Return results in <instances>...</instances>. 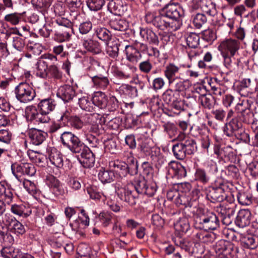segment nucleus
Returning a JSON list of instances; mask_svg holds the SVG:
<instances>
[{
    "label": "nucleus",
    "instance_id": "obj_16",
    "mask_svg": "<svg viewBox=\"0 0 258 258\" xmlns=\"http://www.w3.org/2000/svg\"><path fill=\"white\" fill-rule=\"evenodd\" d=\"M30 143L34 145H41L45 140L47 134L40 130L32 128L28 132Z\"/></svg>",
    "mask_w": 258,
    "mask_h": 258
},
{
    "label": "nucleus",
    "instance_id": "obj_33",
    "mask_svg": "<svg viewBox=\"0 0 258 258\" xmlns=\"http://www.w3.org/2000/svg\"><path fill=\"white\" fill-rule=\"evenodd\" d=\"M11 210L13 213L23 217H27L31 213V210L28 207L23 204L12 205Z\"/></svg>",
    "mask_w": 258,
    "mask_h": 258
},
{
    "label": "nucleus",
    "instance_id": "obj_28",
    "mask_svg": "<svg viewBox=\"0 0 258 258\" xmlns=\"http://www.w3.org/2000/svg\"><path fill=\"white\" fill-rule=\"evenodd\" d=\"M27 155L31 161L38 166H43L45 165L46 158L44 155L32 150H29Z\"/></svg>",
    "mask_w": 258,
    "mask_h": 258
},
{
    "label": "nucleus",
    "instance_id": "obj_4",
    "mask_svg": "<svg viewBox=\"0 0 258 258\" xmlns=\"http://www.w3.org/2000/svg\"><path fill=\"white\" fill-rule=\"evenodd\" d=\"M240 42L234 39H227L222 41L218 46L223 58L224 65L228 69L231 68L234 55L240 48Z\"/></svg>",
    "mask_w": 258,
    "mask_h": 258
},
{
    "label": "nucleus",
    "instance_id": "obj_19",
    "mask_svg": "<svg viewBox=\"0 0 258 258\" xmlns=\"http://www.w3.org/2000/svg\"><path fill=\"white\" fill-rule=\"evenodd\" d=\"M95 155L90 149L83 150L81 153L80 162L85 168H90L95 163Z\"/></svg>",
    "mask_w": 258,
    "mask_h": 258
},
{
    "label": "nucleus",
    "instance_id": "obj_15",
    "mask_svg": "<svg viewBox=\"0 0 258 258\" xmlns=\"http://www.w3.org/2000/svg\"><path fill=\"white\" fill-rule=\"evenodd\" d=\"M76 95V93L74 87L68 85L60 86L57 92V96L64 102L72 100Z\"/></svg>",
    "mask_w": 258,
    "mask_h": 258
},
{
    "label": "nucleus",
    "instance_id": "obj_49",
    "mask_svg": "<svg viewBox=\"0 0 258 258\" xmlns=\"http://www.w3.org/2000/svg\"><path fill=\"white\" fill-rule=\"evenodd\" d=\"M47 78L60 79L62 77V73L55 65H50L48 67L47 72Z\"/></svg>",
    "mask_w": 258,
    "mask_h": 258
},
{
    "label": "nucleus",
    "instance_id": "obj_62",
    "mask_svg": "<svg viewBox=\"0 0 258 258\" xmlns=\"http://www.w3.org/2000/svg\"><path fill=\"white\" fill-rule=\"evenodd\" d=\"M9 228L18 234H23L25 232L24 226L17 220L15 221L14 224Z\"/></svg>",
    "mask_w": 258,
    "mask_h": 258
},
{
    "label": "nucleus",
    "instance_id": "obj_60",
    "mask_svg": "<svg viewBox=\"0 0 258 258\" xmlns=\"http://www.w3.org/2000/svg\"><path fill=\"white\" fill-rule=\"evenodd\" d=\"M241 120L246 123H250L253 121V114L249 109H245L241 112Z\"/></svg>",
    "mask_w": 258,
    "mask_h": 258
},
{
    "label": "nucleus",
    "instance_id": "obj_25",
    "mask_svg": "<svg viewBox=\"0 0 258 258\" xmlns=\"http://www.w3.org/2000/svg\"><path fill=\"white\" fill-rule=\"evenodd\" d=\"M126 59L130 62L137 63L141 58V54L139 50L132 45H126L125 48Z\"/></svg>",
    "mask_w": 258,
    "mask_h": 258
},
{
    "label": "nucleus",
    "instance_id": "obj_23",
    "mask_svg": "<svg viewBox=\"0 0 258 258\" xmlns=\"http://www.w3.org/2000/svg\"><path fill=\"white\" fill-rule=\"evenodd\" d=\"M92 82L93 84V87L97 89L106 90L107 89L110 82L107 77L98 75L92 77Z\"/></svg>",
    "mask_w": 258,
    "mask_h": 258
},
{
    "label": "nucleus",
    "instance_id": "obj_53",
    "mask_svg": "<svg viewBox=\"0 0 258 258\" xmlns=\"http://www.w3.org/2000/svg\"><path fill=\"white\" fill-rule=\"evenodd\" d=\"M202 9L210 16L214 17L217 14L215 4L210 1L206 3L205 5H202Z\"/></svg>",
    "mask_w": 258,
    "mask_h": 258
},
{
    "label": "nucleus",
    "instance_id": "obj_42",
    "mask_svg": "<svg viewBox=\"0 0 258 258\" xmlns=\"http://www.w3.org/2000/svg\"><path fill=\"white\" fill-rule=\"evenodd\" d=\"M178 93H176L173 89H167L162 95L163 101L167 104H169L177 99Z\"/></svg>",
    "mask_w": 258,
    "mask_h": 258
},
{
    "label": "nucleus",
    "instance_id": "obj_58",
    "mask_svg": "<svg viewBox=\"0 0 258 258\" xmlns=\"http://www.w3.org/2000/svg\"><path fill=\"white\" fill-rule=\"evenodd\" d=\"M12 134L9 130H0V142L8 144L11 142Z\"/></svg>",
    "mask_w": 258,
    "mask_h": 258
},
{
    "label": "nucleus",
    "instance_id": "obj_31",
    "mask_svg": "<svg viewBox=\"0 0 258 258\" xmlns=\"http://www.w3.org/2000/svg\"><path fill=\"white\" fill-rule=\"evenodd\" d=\"M55 107V102L52 99H45L42 100L38 104V108L42 112L48 115V114L53 111Z\"/></svg>",
    "mask_w": 258,
    "mask_h": 258
},
{
    "label": "nucleus",
    "instance_id": "obj_63",
    "mask_svg": "<svg viewBox=\"0 0 258 258\" xmlns=\"http://www.w3.org/2000/svg\"><path fill=\"white\" fill-rule=\"evenodd\" d=\"M153 68V66L149 59L143 61L139 63V68L140 71L144 73H149Z\"/></svg>",
    "mask_w": 258,
    "mask_h": 258
},
{
    "label": "nucleus",
    "instance_id": "obj_51",
    "mask_svg": "<svg viewBox=\"0 0 258 258\" xmlns=\"http://www.w3.org/2000/svg\"><path fill=\"white\" fill-rule=\"evenodd\" d=\"M98 38L104 41H107L110 39V32L104 27H98L95 31Z\"/></svg>",
    "mask_w": 258,
    "mask_h": 258
},
{
    "label": "nucleus",
    "instance_id": "obj_17",
    "mask_svg": "<svg viewBox=\"0 0 258 258\" xmlns=\"http://www.w3.org/2000/svg\"><path fill=\"white\" fill-rule=\"evenodd\" d=\"M240 240L244 248L254 249L258 247V237L254 235H241Z\"/></svg>",
    "mask_w": 258,
    "mask_h": 258
},
{
    "label": "nucleus",
    "instance_id": "obj_1",
    "mask_svg": "<svg viewBox=\"0 0 258 258\" xmlns=\"http://www.w3.org/2000/svg\"><path fill=\"white\" fill-rule=\"evenodd\" d=\"M134 189H135L138 194H145L152 197L156 192L157 187L155 183H148L144 178L141 177L136 181L135 184L132 183L126 184L117 183L116 192L121 200L131 206H134L136 204L137 201V196L134 192Z\"/></svg>",
    "mask_w": 258,
    "mask_h": 258
},
{
    "label": "nucleus",
    "instance_id": "obj_12",
    "mask_svg": "<svg viewBox=\"0 0 258 258\" xmlns=\"http://www.w3.org/2000/svg\"><path fill=\"white\" fill-rule=\"evenodd\" d=\"M102 116L97 114H85L84 120L88 124L89 132L97 134L99 131V124L101 123Z\"/></svg>",
    "mask_w": 258,
    "mask_h": 258
},
{
    "label": "nucleus",
    "instance_id": "obj_21",
    "mask_svg": "<svg viewBox=\"0 0 258 258\" xmlns=\"http://www.w3.org/2000/svg\"><path fill=\"white\" fill-rule=\"evenodd\" d=\"M151 142L149 139H145L140 145V151L146 156H150L152 158L157 156V153H159V149L152 147L150 144Z\"/></svg>",
    "mask_w": 258,
    "mask_h": 258
},
{
    "label": "nucleus",
    "instance_id": "obj_24",
    "mask_svg": "<svg viewBox=\"0 0 258 258\" xmlns=\"http://www.w3.org/2000/svg\"><path fill=\"white\" fill-rule=\"evenodd\" d=\"M140 34L141 36L149 43L155 45L158 44V37L152 30L148 28H141Z\"/></svg>",
    "mask_w": 258,
    "mask_h": 258
},
{
    "label": "nucleus",
    "instance_id": "obj_22",
    "mask_svg": "<svg viewBox=\"0 0 258 258\" xmlns=\"http://www.w3.org/2000/svg\"><path fill=\"white\" fill-rule=\"evenodd\" d=\"M250 212L247 210H241L238 212L235 220L237 226L240 228H243L250 223Z\"/></svg>",
    "mask_w": 258,
    "mask_h": 258
},
{
    "label": "nucleus",
    "instance_id": "obj_32",
    "mask_svg": "<svg viewBox=\"0 0 258 258\" xmlns=\"http://www.w3.org/2000/svg\"><path fill=\"white\" fill-rule=\"evenodd\" d=\"M215 239V235L212 233H209L207 230L200 231L194 236V240L197 242L203 243L212 242Z\"/></svg>",
    "mask_w": 258,
    "mask_h": 258
},
{
    "label": "nucleus",
    "instance_id": "obj_3",
    "mask_svg": "<svg viewBox=\"0 0 258 258\" xmlns=\"http://www.w3.org/2000/svg\"><path fill=\"white\" fill-rule=\"evenodd\" d=\"M145 19L147 23L152 24L163 30H167L172 32L179 29L178 22L176 21H171L170 19L167 17L163 12L161 14L148 12L145 15Z\"/></svg>",
    "mask_w": 258,
    "mask_h": 258
},
{
    "label": "nucleus",
    "instance_id": "obj_26",
    "mask_svg": "<svg viewBox=\"0 0 258 258\" xmlns=\"http://www.w3.org/2000/svg\"><path fill=\"white\" fill-rule=\"evenodd\" d=\"M242 127V123L237 117L233 118L228 124H226L224 132L228 137L232 136L233 134Z\"/></svg>",
    "mask_w": 258,
    "mask_h": 258
},
{
    "label": "nucleus",
    "instance_id": "obj_57",
    "mask_svg": "<svg viewBox=\"0 0 258 258\" xmlns=\"http://www.w3.org/2000/svg\"><path fill=\"white\" fill-rule=\"evenodd\" d=\"M163 128L170 138H173L177 133V127L173 123L168 122L163 125Z\"/></svg>",
    "mask_w": 258,
    "mask_h": 258
},
{
    "label": "nucleus",
    "instance_id": "obj_27",
    "mask_svg": "<svg viewBox=\"0 0 258 258\" xmlns=\"http://www.w3.org/2000/svg\"><path fill=\"white\" fill-rule=\"evenodd\" d=\"M4 258H21L23 254L21 250L14 247H6L1 251Z\"/></svg>",
    "mask_w": 258,
    "mask_h": 258
},
{
    "label": "nucleus",
    "instance_id": "obj_56",
    "mask_svg": "<svg viewBox=\"0 0 258 258\" xmlns=\"http://www.w3.org/2000/svg\"><path fill=\"white\" fill-rule=\"evenodd\" d=\"M125 158H126V163L128 166L129 170H137L138 168L137 161L133 156V154L131 152L126 153Z\"/></svg>",
    "mask_w": 258,
    "mask_h": 258
},
{
    "label": "nucleus",
    "instance_id": "obj_40",
    "mask_svg": "<svg viewBox=\"0 0 258 258\" xmlns=\"http://www.w3.org/2000/svg\"><path fill=\"white\" fill-rule=\"evenodd\" d=\"M195 179L198 182L206 184L210 181V176L204 169L198 168L195 173Z\"/></svg>",
    "mask_w": 258,
    "mask_h": 258
},
{
    "label": "nucleus",
    "instance_id": "obj_55",
    "mask_svg": "<svg viewBox=\"0 0 258 258\" xmlns=\"http://www.w3.org/2000/svg\"><path fill=\"white\" fill-rule=\"evenodd\" d=\"M21 19V15L17 13H13L7 14L4 17V20L13 25L19 24Z\"/></svg>",
    "mask_w": 258,
    "mask_h": 258
},
{
    "label": "nucleus",
    "instance_id": "obj_52",
    "mask_svg": "<svg viewBox=\"0 0 258 258\" xmlns=\"http://www.w3.org/2000/svg\"><path fill=\"white\" fill-rule=\"evenodd\" d=\"M23 184L25 189L31 195H34L37 194L38 188L35 183L28 179H24Z\"/></svg>",
    "mask_w": 258,
    "mask_h": 258
},
{
    "label": "nucleus",
    "instance_id": "obj_30",
    "mask_svg": "<svg viewBox=\"0 0 258 258\" xmlns=\"http://www.w3.org/2000/svg\"><path fill=\"white\" fill-rule=\"evenodd\" d=\"M110 166L113 167L120 176L125 177L130 172L128 166L124 161L116 160L110 163Z\"/></svg>",
    "mask_w": 258,
    "mask_h": 258
},
{
    "label": "nucleus",
    "instance_id": "obj_50",
    "mask_svg": "<svg viewBox=\"0 0 258 258\" xmlns=\"http://www.w3.org/2000/svg\"><path fill=\"white\" fill-rule=\"evenodd\" d=\"M88 8L92 11H97L101 9L105 4L104 0H87Z\"/></svg>",
    "mask_w": 258,
    "mask_h": 258
},
{
    "label": "nucleus",
    "instance_id": "obj_59",
    "mask_svg": "<svg viewBox=\"0 0 258 258\" xmlns=\"http://www.w3.org/2000/svg\"><path fill=\"white\" fill-rule=\"evenodd\" d=\"M176 229L183 233H186L189 229L188 221L186 218L180 220L176 224Z\"/></svg>",
    "mask_w": 258,
    "mask_h": 258
},
{
    "label": "nucleus",
    "instance_id": "obj_9",
    "mask_svg": "<svg viewBox=\"0 0 258 258\" xmlns=\"http://www.w3.org/2000/svg\"><path fill=\"white\" fill-rule=\"evenodd\" d=\"M215 187L212 188L207 195V197L211 202H221L225 198L224 194L225 184L222 180L215 182Z\"/></svg>",
    "mask_w": 258,
    "mask_h": 258
},
{
    "label": "nucleus",
    "instance_id": "obj_41",
    "mask_svg": "<svg viewBox=\"0 0 258 258\" xmlns=\"http://www.w3.org/2000/svg\"><path fill=\"white\" fill-rule=\"evenodd\" d=\"M36 67L37 76L41 78H46L48 68L47 63L43 60H39L36 63Z\"/></svg>",
    "mask_w": 258,
    "mask_h": 258
},
{
    "label": "nucleus",
    "instance_id": "obj_36",
    "mask_svg": "<svg viewBox=\"0 0 258 258\" xmlns=\"http://www.w3.org/2000/svg\"><path fill=\"white\" fill-rule=\"evenodd\" d=\"M49 160L52 164L58 168H60L63 166L62 155L55 149L51 151L49 155Z\"/></svg>",
    "mask_w": 258,
    "mask_h": 258
},
{
    "label": "nucleus",
    "instance_id": "obj_18",
    "mask_svg": "<svg viewBox=\"0 0 258 258\" xmlns=\"http://www.w3.org/2000/svg\"><path fill=\"white\" fill-rule=\"evenodd\" d=\"M169 172L177 178H182L186 176V170L181 163L176 161H171L168 165Z\"/></svg>",
    "mask_w": 258,
    "mask_h": 258
},
{
    "label": "nucleus",
    "instance_id": "obj_29",
    "mask_svg": "<svg viewBox=\"0 0 258 258\" xmlns=\"http://www.w3.org/2000/svg\"><path fill=\"white\" fill-rule=\"evenodd\" d=\"M107 96L101 91L95 92L92 97V103L101 109L106 107Z\"/></svg>",
    "mask_w": 258,
    "mask_h": 258
},
{
    "label": "nucleus",
    "instance_id": "obj_61",
    "mask_svg": "<svg viewBox=\"0 0 258 258\" xmlns=\"http://www.w3.org/2000/svg\"><path fill=\"white\" fill-rule=\"evenodd\" d=\"M106 107L109 111H113L118 107V101L115 97L112 96L107 97Z\"/></svg>",
    "mask_w": 258,
    "mask_h": 258
},
{
    "label": "nucleus",
    "instance_id": "obj_48",
    "mask_svg": "<svg viewBox=\"0 0 258 258\" xmlns=\"http://www.w3.org/2000/svg\"><path fill=\"white\" fill-rule=\"evenodd\" d=\"M108 10L115 15H120L122 6L119 0H112L108 4Z\"/></svg>",
    "mask_w": 258,
    "mask_h": 258
},
{
    "label": "nucleus",
    "instance_id": "obj_54",
    "mask_svg": "<svg viewBox=\"0 0 258 258\" xmlns=\"http://www.w3.org/2000/svg\"><path fill=\"white\" fill-rule=\"evenodd\" d=\"M207 21V18L205 14L198 13L193 19V24L198 29L202 27Z\"/></svg>",
    "mask_w": 258,
    "mask_h": 258
},
{
    "label": "nucleus",
    "instance_id": "obj_10",
    "mask_svg": "<svg viewBox=\"0 0 258 258\" xmlns=\"http://www.w3.org/2000/svg\"><path fill=\"white\" fill-rule=\"evenodd\" d=\"M163 12L170 19L171 21H177L179 23V28L181 25L180 18L184 15L183 9L178 4H170L167 5L163 10Z\"/></svg>",
    "mask_w": 258,
    "mask_h": 258
},
{
    "label": "nucleus",
    "instance_id": "obj_6",
    "mask_svg": "<svg viewBox=\"0 0 258 258\" xmlns=\"http://www.w3.org/2000/svg\"><path fill=\"white\" fill-rule=\"evenodd\" d=\"M60 141L65 147L73 153H79L83 148V143L80 139L70 132H64L61 134Z\"/></svg>",
    "mask_w": 258,
    "mask_h": 258
},
{
    "label": "nucleus",
    "instance_id": "obj_45",
    "mask_svg": "<svg viewBox=\"0 0 258 258\" xmlns=\"http://www.w3.org/2000/svg\"><path fill=\"white\" fill-rule=\"evenodd\" d=\"M119 89L120 91L128 97L134 98L137 97L138 95L137 89L129 85L122 84Z\"/></svg>",
    "mask_w": 258,
    "mask_h": 258
},
{
    "label": "nucleus",
    "instance_id": "obj_38",
    "mask_svg": "<svg viewBox=\"0 0 258 258\" xmlns=\"http://www.w3.org/2000/svg\"><path fill=\"white\" fill-rule=\"evenodd\" d=\"M202 105L205 108L211 109L216 102L214 97L211 94L201 95L199 99Z\"/></svg>",
    "mask_w": 258,
    "mask_h": 258
},
{
    "label": "nucleus",
    "instance_id": "obj_11",
    "mask_svg": "<svg viewBox=\"0 0 258 258\" xmlns=\"http://www.w3.org/2000/svg\"><path fill=\"white\" fill-rule=\"evenodd\" d=\"M84 115L80 117L77 115L70 116V112L66 110L62 115H61L60 120L62 121L64 123L69 122L72 127L77 129H81L86 122L84 120Z\"/></svg>",
    "mask_w": 258,
    "mask_h": 258
},
{
    "label": "nucleus",
    "instance_id": "obj_44",
    "mask_svg": "<svg viewBox=\"0 0 258 258\" xmlns=\"http://www.w3.org/2000/svg\"><path fill=\"white\" fill-rule=\"evenodd\" d=\"M46 183L49 187L53 189H56V191L60 192L61 190V186L59 181L52 175H48L46 177Z\"/></svg>",
    "mask_w": 258,
    "mask_h": 258
},
{
    "label": "nucleus",
    "instance_id": "obj_20",
    "mask_svg": "<svg viewBox=\"0 0 258 258\" xmlns=\"http://www.w3.org/2000/svg\"><path fill=\"white\" fill-rule=\"evenodd\" d=\"M109 25L111 29L115 31L124 32L128 28V22L119 17L111 19Z\"/></svg>",
    "mask_w": 258,
    "mask_h": 258
},
{
    "label": "nucleus",
    "instance_id": "obj_43",
    "mask_svg": "<svg viewBox=\"0 0 258 258\" xmlns=\"http://www.w3.org/2000/svg\"><path fill=\"white\" fill-rule=\"evenodd\" d=\"M16 27H10L4 21H0V33L4 35V38L6 40L9 38Z\"/></svg>",
    "mask_w": 258,
    "mask_h": 258
},
{
    "label": "nucleus",
    "instance_id": "obj_37",
    "mask_svg": "<svg viewBox=\"0 0 258 258\" xmlns=\"http://www.w3.org/2000/svg\"><path fill=\"white\" fill-rule=\"evenodd\" d=\"M67 6L71 11L76 12L75 18L77 19L80 17L79 13V10L82 5V0H65Z\"/></svg>",
    "mask_w": 258,
    "mask_h": 258
},
{
    "label": "nucleus",
    "instance_id": "obj_35",
    "mask_svg": "<svg viewBox=\"0 0 258 258\" xmlns=\"http://www.w3.org/2000/svg\"><path fill=\"white\" fill-rule=\"evenodd\" d=\"M83 45L87 50L93 53L98 54L101 51L99 43L91 39L83 40Z\"/></svg>",
    "mask_w": 258,
    "mask_h": 258
},
{
    "label": "nucleus",
    "instance_id": "obj_64",
    "mask_svg": "<svg viewBox=\"0 0 258 258\" xmlns=\"http://www.w3.org/2000/svg\"><path fill=\"white\" fill-rule=\"evenodd\" d=\"M118 45L116 43L108 46L107 48V53L112 58H116L118 55Z\"/></svg>",
    "mask_w": 258,
    "mask_h": 258
},
{
    "label": "nucleus",
    "instance_id": "obj_13",
    "mask_svg": "<svg viewBox=\"0 0 258 258\" xmlns=\"http://www.w3.org/2000/svg\"><path fill=\"white\" fill-rule=\"evenodd\" d=\"M7 41L18 51H22L25 46V39L19 32L17 28L14 31Z\"/></svg>",
    "mask_w": 258,
    "mask_h": 258
},
{
    "label": "nucleus",
    "instance_id": "obj_46",
    "mask_svg": "<svg viewBox=\"0 0 258 258\" xmlns=\"http://www.w3.org/2000/svg\"><path fill=\"white\" fill-rule=\"evenodd\" d=\"M186 41L189 47L196 48L199 45L200 37L195 33H190L187 36Z\"/></svg>",
    "mask_w": 258,
    "mask_h": 258
},
{
    "label": "nucleus",
    "instance_id": "obj_34",
    "mask_svg": "<svg viewBox=\"0 0 258 258\" xmlns=\"http://www.w3.org/2000/svg\"><path fill=\"white\" fill-rule=\"evenodd\" d=\"M194 201L191 200L189 194H179V196L175 199V203L177 206H183L185 208L191 207Z\"/></svg>",
    "mask_w": 258,
    "mask_h": 258
},
{
    "label": "nucleus",
    "instance_id": "obj_7",
    "mask_svg": "<svg viewBox=\"0 0 258 258\" xmlns=\"http://www.w3.org/2000/svg\"><path fill=\"white\" fill-rule=\"evenodd\" d=\"M16 97L20 102L24 103L33 100L35 96V92L27 83L22 82L15 89Z\"/></svg>",
    "mask_w": 258,
    "mask_h": 258
},
{
    "label": "nucleus",
    "instance_id": "obj_5",
    "mask_svg": "<svg viewBox=\"0 0 258 258\" xmlns=\"http://www.w3.org/2000/svg\"><path fill=\"white\" fill-rule=\"evenodd\" d=\"M195 222L199 224V228L205 230H215L218 227L219 221L217 216L213 212L206 211L195 217Z\"/></svg>",
    "mask_w": 258,
    "mask_h": 258
},
{
    "label": "nucleus",
    "instance_id": "obj_39",
    "mask_svg": "<svg viewBox=\"0 0 258 258\" xmlns=\"http://www.w3.org/2000/svg\"><path fill=\"white\" fill-rule=\"evenodd\" d=\"M114 177V174L112 171L103 168H102L98 173V178L103 183H110L113 180Z\"/></svg>",
    "mask_w": 258,
    "mask_h": 258
},
{
    "label": "nucleus",
    "instance_id": "obj_2",
    "mask_svg": "<svg viewBox=\"0 0 258 258\" xmlns=\"http://www.w3.org/2000/svg\"><path fill=\"white\" fill-rule=\"evenodd\" d=\"M177 142L172 146V152L175 157L178 160L184 159L187 155L192 154L196 150V143L195 141L180 133L172 142Z\"/></svg>",
    "mask_w": 258,
    "mask_h": 258
},
{
    "label": "nucleus",
    "instance_id": "obj_14",
    "mask_svg": "<svg viewBox=\"0 0 258 258\" xmlns=\"http://www.w3.org/2000/svg\"><path fill=\"white\" fill-rule=\"evenodd\" d=\"M180 70V66L173 62L167 64L164 68V75L168 81L169 85H171L176 81V78H179L178 76Z\"/></svg>",
    "mask_w": 258,
    "mask_h": 258
},
{
    "label": "nucleus",
    "instance_id": "obj_8",
    "mask_svg": "<svg viewBox=\"0 0 258 258\" xmlns=\"http://www.w3.org/2000/svg\"><path fill=\"white\" fill-rule=\"evenodd\" d=\"M25 115L28 121L34 124L47 123L50 120L48 115L42 112L41 110L37 109L35 106L32 105L28 106L25 108Z\"/></svg>",
    "mask_w": 258,
    "mask_h": 258
},
{
    "label": "nucleus",
    "instance_id": "obj_47",
    "mask_svg": "<svg viewBox=\"0 0 258 258\" xmlns=\"http://www.w3.org/2000/svg\"><path fill=\"white\" fill-rule=\"evenodd\" d=\"M11 169L13 174L18 178L19 174L26 175V163L13 164L11 165Z\"/></svg>",
    "mask_w": 258,
    "mask_h": 258
}]
</instances>
